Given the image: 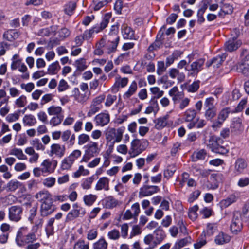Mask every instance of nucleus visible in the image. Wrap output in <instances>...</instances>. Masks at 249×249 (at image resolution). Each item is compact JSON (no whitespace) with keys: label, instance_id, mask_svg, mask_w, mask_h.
Listing matches in <instances>:
<instances>
[{"label":"nucleus","instance_id":"16","mask_svg":"<svg viewBox=\"0 0 249 249\" xmlns=\"http://www.w3.org/2000/svg\"><path fill=\"white\" fill-rule=\"evenodd\" d=\"M155 235L154 238L155 242L153 244L154 245L160 244L165 238L166 235L162 227L159 226L154 231Z\"/></svg>","mask_w":249,"mask_h":249},{"label":"nucleus","instance_id":"25","mask_svg":"<svg viewBox=\"0 0 249 249\" xmlns=\"http://www.w3.org/2000/svg\"><path fill=\"white\" fill-rule=\"evenodd\" d=\"M159 110V107L157 100L154 98H151L149 102V105L146 107L145 110V113L150 114L152 112L155 114L157 113Z\"/></svg>","mask_w":249,"mask_h":249},{"label":"nucleus","instance_id":"48","mask_svg":"<svg viewBox=\"0 0 249 249\" xmlns=\"http://www.w3.org/2000/svg\"><path fill=\"white\" fill-rule=\"evenodd\" d=\"M74 65L76 67V70L80 72L83 71L87 68L86 60L84 58L75 61Z\"/></svg>","mask_w":249,"mask_h":249},{"label":"nucleus","instance_id":"40","mask_svg":"<svg viewBox=\"0 0 249 249\" xmlns=\"http://www.w3.org/2000/svg\"><path fill=\"white\" fill-rule=\"evenodd\" d=\"M76 7V3L74 1H70L64 5V12L68 15L73 14L74 11Z\"/></svg>","mask_w":249,"mask_h":249},{"label":"nucleus","instance_id":"37","mask_svg":"<svg viewBox=\"0 0 249 249\" xmlns=\"http://www.w3.org/2000/svg\"><path fill=\"white\" fill-rule=\"evenodd\" d=\"M54 222V218H50L47 222L45 227V231L48 237L54 234V227L53 225Z\"/></svg>","mask_w":249,"mask_h":249},{"label":"nucleus","instance_id":"34","mask_svg":"<svg viewBox=\"0 0 249 249\" xmlns=\"http://www.w3.org/2000/svg\"><path fill=\"white\" fill-rule=\"evenodd\" d=\"M169 116L166 115L163 117L158 118L155 121V127L158 129L164 128L167 124V120Z\"/></svg>","mask_w":249,"mask_h":249},{"label":"nucleus","instance_id":"28","mask_svg":"<svg viewBox=\"0 0 249 249\" xmlns=\"http://www.w3.org/2000/svg\"><path fill=\"white\" fill-rule=\"evenodd\" d=\"M169 75L173 79L177 78L178 82H183L185 78V75L184 73L180 72L179 71L176 69L172 68L169 71Z\"/></svg>","mask_w":249,"mask_h":249},{"label":"nucleus","instance_id":"47","mask_svg":"<svg viewBox=\"0 0 249 249\" xmlns=\"http://www.w3.org/2000/svg\"><path fill=\"white\" fill-rule=\"evenodd\" d=\"M176 170L175 165L172 164L167 167L166 169L164 171L163 175L165 178L167 179L171 178Z\"/></svg>","mask_w":249,"mask_h":249},{"label":"nucleus","instance_id":"4","mask_svg":"<svg viewBox=\"0 0 249 249\" xmlns=\"http://www.w3.org/2000/svg\"><path fill=\"white\" fill-rule=\"evenodd\" d=\"M124 129V127H120L117 129L114 128L108 129L106 133L107 141L113 144L119 142L122 139Z\"/></svg>","mask_w":249,"mask_h":249},{"label":"nucleus","instance_id":"60","mask_svg":"<svg viewBox=\"0 0 249 249\" xmlns=\"http://www.w3.org/2000/svg\"><path fill=\"white\" fill-rule=\"evenodd\" d=\"M196 175L200 176L202 177H207L209 176L211 170L208 169H204L196 167L194 168Z\"/></svg>","mask_w":249,"mask_h":249},{"label":"nucleus","instance_id":"6","mask_svg":"<svg viewBox=\"0 0 249 249\" xmlns=\"http://www.w3.org/2000/svg\"><path fill=\"white\" fill-rule=\"evenodd\" d=\"M242 214L240 211H235L233 213V216L231 224V230L235 234L240 231L242 229Z\"/></svg>","mask_w":249,"mask_h":249},{"label":"nucleus","instance_id":"64","mask_svg":"<svg viewBox=\"0 0 249 249\" xmlns=\"http://www.w3.org/2000/svg\"><path fill=\"white\" fill-rule=\"evenodd\" d=\"M199 83L200 81L197 80L189 85L187 88L188 91L189 92H195L199 88Z\"/></svg>","mask_w":249,"mask_h":249},{"label":"nucleus","instance_id":"33","mask_svg":"<svg viewBox=\"0 0 249 249\" xmlns=\"http://www.w3.org/2000/svg\"><path fill=\"white\" fill-rule=\"evenodd\" d=\"M206 152L204 149L195 151L191 156L192 161L196 162L198 160H204L206 156Z\"/></svg>","mask_w":249,"mask_h":249},{"label":"nucleus","instance_id":"3","mask_svg":"<svg viewBox=\"0 0 249 249\" xmlns=\"http://www.w3.org/2000/svg\"><path fill=\"white\" fill-rule=\"evenodd\" d=\"M85 153L82 161L88 162L91 158L97 156L100 151L97 142L90 141L84 146Z\"/></svg>","mask_w":249,"mask_h":249},{"label":"nucleus","instance_id":"52","mask_svg":"<svg viewBox=\"0 0 249 249\" xmlns=\"http://www.w3.org/2000/svg\"><path fill=\"white\" fill-rule=\"evenodd\" d=\"M60 69V66L58 61H56L50 65L48 68V73L49 74H55Z\"/></svg>","mask_w":249,"mask_h":249},{"label":"nucleus","instance_id":"41","mask_svg":"<svg viewBox=\"0 0 249 249\" xmlns=\"http://www.w3.org/2000/svg\"><path fill=\"white\" fill-rule=\"evenodd\" d=\"M62 108L61 107L55 106L54 105L50 106L47 109V112L50 116H57L58 115H62Z\"/></svg>","mask_w":249,"mask_h":249},{"label":"nucleus","instance_id":"9","mask_svg":"<svg viewBox=\"0 0 249 249\" xmlns=\"http://www.w3.org/2000/svg\"><path fill=\"white\" fill-rule=\"evenodd\" d=\"M160 191V189L158 186L144 185L140 189L139 196L140 197L150 196Z\"/></svg>","mask_w":249,"mask_h":249},{"label":"nucleus","instance_id":"22","mask_svg":"<svg viewBox=\"0 0 249 249\" xmlns=\"http://www.w3.org/2000/svg\"><path fill=\"white\" fill-rule=\"evenodd\" d=\"M104 206L107 209H112L118 204V201L112 196H108L102 201Z\"/></svg>","mask_w":249,"mask_h":249},{"label":"nucleus","instance_id":"8","mask_svg":"<svg viewBox=\"0 0 249 249\" xmlns=\"http://www.w3.org/2000/svg\"><path fill=\"white\" fill-rule=\"evenodd\" d=\"M23 208L18 205L10 207L8 210V217L11 221L18 222L22 217Z\"/></svg>","mask_w":249,"mask_h":249},{"label":"nucleus","instance_id":"36","mask_svg":"<svg viewBox=\"0 0 249 249\" xmlns=\"http://www.w3.org/2000/svg\"><path fill=\"white\" fill-rule=\"evenodd\" d=\"M21 186L22 184L20 182L16 179H12L7 183L6 189L8 191L14 192Z\"/></svg>","mask_w":249,"mask_h":249},{"label":"nucleus","instance_id":"62","mask_svg":"<svg viewBox=\"0 0 249 249\" xmlns=\"http://www.w3.org/2000/svg\"><path fill=\"white\" fill-rule=\"evenodd\" d=\"M89 243H86L84 240H78L74 245L73 249H89Z\"/></svg>","mask_w":249,"mask_h":249},{"label":"nucleus","instance_id":"18","mask_svg":"<svg viewBox=\"0 0 249 249\" xmlns=\"http://www.w3.org/2000/svg\"><path fill=\"white\" fill-rule=\"evenodd\" d=\"M72 96L74 97L75 101L80 103L86 102L89 98V96L86 93H81L77 88H75L72 90Z\"/></svg>","mask_w":249,"mask_h":249},{"label":"nucleus","instance_id":"45","mask_svg":"<svg viewBox=\"0 0 249 249\" xmlns=\"http://www.w3.org/2000/svg\"><path fill=\"white\" fill-rule=\"evenodd\" d=\"M217 230V226L215 223H208L206 229L205 236H212Z\"/></svg>","mask_w":249,"mask_h":249},{"label":"nucleus","instance_id":"27","mask_svg":"<svg viewBox=\"0 0 249 249\" xmlns=\"http://www.w3.org/2000/svg\"><path fill=\"white\" fill-rule=\"evenodd\" d=\"M231 237L223 232H220L214 239V242L217 245H223L230 242Z\"/></svg>","mask_w":249,"mask_h":249},{"label":"nucleus","instance_id":"59","mask_svg":"<svg viewBox=\"0 0 249 249\" xmlns=\"http://www.w3.org/2000/svg\"><path fill=\"white\" fill-rule=\"evenodd\" d=\"M63 119V115H58L57 116H55L51 119L50 123L53 126H57L61 124Z\"/></svg>","mask_w":249,"mask_h":249},{"label":"nucleus","instance_id":"44","mask_svg":"<svg viewBox=\"0 0 249 249\" xmlns=\"http://www.w3.org/2000/svg\"><path fill=\"white\" fill-rule=\"evenodd\" d=\"M23 122L25 125L33 126L36 123V121L33 115L30 114L24 116Z\"/></svg>","mask_w":249,"mask_h":249},{"label":"nucleus","instance_id":"49","mask_svg":"<svg viewBox=\"0 0 249 249\" xmlns=\"http://www.w3.org/2000/svg\"><path fill=\"white\" fill-rule=\"evenodd\" d=\"M143 241L145 244L149 245V249H154L157 246L153 244L155 242V240L154 236L151 234H149L145 236L144 238Z\"/></svg>","mask_w":249,"mask_h":249},{"label":"nucleus","instance_id":"38","mask_svg":"<svg viewBox=\"0 0 249 249\" xmlns=\"http://www.w3.org/2000/svg\"><path fill=\"white\" fill-rule=\"evenodd\" d=\"M231 131L236 133L243 130V127L242 122L239 118H235L231 124Z\"/></svg>","mask_w":249,"mask_h":249},{"label":"nucleus","instance_id":"19","mask_svg":"<svg viewBox=\"0 0 249 249\" xmlns=\"http://www.w3.org/2000/svg\"><path fill=\"white\" fill-rule=\"evenodd\" d=\"M109 179L107 177L100 178L96 184L95 190L97 191L102 190L108 191L109 190Z\"/></svg>","mask_w":249,"mask_h":249},{"label":"nucleus","instance_id":"31","mask_svg":"<svg viewBox=\"0 0 249 249\" xmlns=\"http://www.w3.org/2000/svg\"><path fill=\"white\" fill-rule=\"evenodd\" d=\"M221 178L222 175L219 173H213L211 175L210 178V182H212L211 188L213 190L216 189L218 187V183Z\"/></svg>","mask_w":249,"mask_h":249},{"label":"nucleus","instance_id":"57","mask_svg":"<svg viewBox=\"0 0 249 249\" xmlns=\"http://www.w3.org/2000/svg\"><path fill=\"white\" fill-rule=\"evenodd\" d=\"M90 137L88 134L82 133L78 137V144L79 145H83L87 142H89Z\"/></svg>","mask_w":249,"mask_h":249},{"label":"nucleus","instance_id":"21","mask_svg":"<svg viewBox=\"0 0 249 249\" xmlns=\"http://www.w3.org/2000/svg\"><path fill=\"white\" fill-rule=\"evenodd\" d=\"M237 200V197L234 194H231L227 198L222 200L219 203V205L221 209L223 210L236 202Z\"/></svg>","mask_w":249,"mask_h":249},{"label":"nucleus","instance_id":"55","mask_svg":"<svg viewBox=\"0 0 249 249\" xmlns=\"http://www.w3.org/2000/svg\"><path fill=\"white\" fill-rule=\"evenodd\" d=\"M37 209V204H35L32 206L29 211V216L28 219L31 223H33L34 222V218L36 215Z\"/></svg>","mask_w":249,"mask_h":249},{"label":"nucleus","instance_id":"15","mask_svg":"<svg viewBox=\"0 0 249 249\" xmlns=\"http://www.w3.org/2000/svg\"><path fill=\"white\" fill-rule=\"evenodd\" d=\"M233 33H235V36H233L232 39H230L227 41L225 44V47H240L242 45V41L237 39V36L240 34L239 29H234Z\"/></svg>","mask_w":249,"mask_h":249},{"label":"nucleus","instance_id":"61","mask_svg":"<svg viewBox=\"0 0 249 249\" xmlns=\"http://www.w3.org/2000/svg\"><path fill=\"white\" fill-rule=\"evenodd\" d=\"M128 82V79L127 78H116L114 86L117 87L121 86L122 88H124L127 85Z\"/></svg>","mask_w":249,"mask_h":249},{"label":"nucleus","instance_id":"54","mask_svg":"<svg viewBox=\"0 0 249 249\" xmlns=\"http://www.w3.org/2000/svg\"><path fill=\"white\" fill-rule=\"evenodd\" d=\"M73 162H74L72 161V160H71V159H70L69 158V157L65 158L62 161L61 165V169L62 170L70 169L71 168Z\"/></svg>","mask_w":249,"mask_h":249},{"label":"nucleus","instance_id":"5","mask_svg":"<svg viewBox=\"0 0 249 249\" xmlns=\"http://www.w3.org/2000/svg\"><path fill=\"white\" fill-rule=\"evenodd\" d=\"M86 214L85 208L79 206L78 203L72 205V209L69 212L66 218V221H71L77 217H82Z\"/></svg>","mask_w":249,"mask_h":249},{"label":"nucleus","instance_id":"35","mask_svg":"<svg viewBox=\"0 0 249 249\" xmlns=\"http://www.w3.org/2000/svg\"><path fill=\"white\" fill-rule=\"evenodd\" d=\"M216 2L221 4V11L223 12L224 14H231L233 8L232 6L228 3H224V0H215Z\"/></svg>","mask_w":249,"mask_h":249},{"label":"nucleus","instance_id":"7","mask_svg":"<svg viewBox=\"0 0 249 249\" xmlns=\"http://www.w3.org/2000/svg\"><path fill=\"white\" fill-rule=\"evenodd\" d=\"M204 62V59H199L191 63L190 68L185 67V70L188 71V76H196L197 74L203 69Z\"/></svg>","mask_w":249,"mask_h":249},{"label":"nucleus","instance_id":"2","mask_svg":"<svg viewBox=\"0 0 249 249\" xmlns=\"http://www.w3.org/2000/svg\"><path fill=\"white\" fill-rule=\"evenodd\" d=\"M148 145V142L145 139H134L131 142V147L128 152L130 157L134 158L140 154Z\"/></svg>","mask_w":249,"mask_h":249},{"label":"nucleus","instance_id":"11","mask_svg":"<svg viewBox=\"0 0 249 249\" xmlns=\"http://www.w3.org/2000/svg\"><path fill=\"white\" fill-rule=\"evenodd\" d=\"M111 17V14L106 13L105 14L100 24H97L91 29L92 32L93 33H98L105 29L109 23Z\"/></svg>","mask_w":249,"mask_h":249},{"label":"nucleus","instance_id":"24","mask_svg":"<svg viewBox=\"0 0 249 249\" xmlns=\"http://www.w3.org/2000/svg\"><path fill=\"white\" fill-rule=\"evenodd\" d=\"M35 197L42 203L53 200L51 194L47 191H40L36 195Z\"/></svg>","mask_w":249,"mask_h":249},{"label":"nucleus","instance_id":"43","mask_svg":"<svg viewBox=\"0 0 249 249\" xmlns=\"http://www.w3.org/2000/svg\"><path fill=\"white\" fill-rule=\"evenodd\" d=\"M51 160L50 159H46L43 160L41 163V166H42V174L44 173H52L53 170L51 166Z\"/></svg>","mask_w":249,"mask_h":249},{"label":"nucleus","instance_id":"46","mask_svg":"<svg viewBox=\"0 0 249 249\" xmlns=\"http://www.w3.org/2000/svg\"><path fill=\"white\" fill-rule=\"evenodd\" d=\"M10 154L15 156L19 160H26L27 159V156L24 154L21 149L14 148L11 150Z\"/></svg>","mask_w":249,"mask_h":249},{"label":"nucleus","instance_id":"20","mask_svg":"<svg viewBox=\"0 0 249 249\" xmlns=\"http://www.w3.org/2000/svg\"><path fill=\"white\" fill-rule=\"evenodd\" d=\"M247 166V164L244 159L242 158L237 159L235 161L234 166L235 173L237 175L242 173Z\"/></svg>","mask_w":249,"mask_h":249},{"label":"nucleus","instance_id":"51","mask_svg":"<svg viewBox=\"0 0 249 249\" xmlns=\"http://www.w3.org/2000/svg\"><path fill=\"white\" fill-rule=\"evenodd\" d=\"M107 243L102 238L93 244V249H107Z\"/></svg>","mask_w":249,"mask_h":249},{"label":"nucleus","instance_id":"14","mask_svg":"<svg viewBox=\"0 0 249 249\" xmlns=\"http://www.w3.org/2000/svg\"><path fill=\"white\" fill-rule=\"evenodd\" d=\"M94 120L96 125L104 126L109 122L110 116L108 113H101L94 117Z\"/></svg>","mask_w":249,"mask_h":249},{"label":"nucleus","instance_id":"23","mask_svg":"<svg viewBox=\"0 0 249 249\" xmlns=\"http://www.w3.org/2000/svg\"><path fill=\"white\" fill-rule=\"evenodd\" d=\"M165 29V25L162 26L157 35L156 39L154 43L151 44L149 47H160L163 44V36H164V30Z\"/></svg>","mask_w":249,"mask_h":249},{"label":"nucleus","instance_id":"63","mask_svg":"<svg viewBox=\"0 0 249 249\" xmlns=\"http://www.w3.org/2000/svg\"><path fill=\"white\" fill-rule=\"evenodd\" d=\"M107 236L110 239L116 240L120 238V234L118 230L113 229L108 232Z\"/></svg>","mask_w":249,"mask_h":249},{"label":"nucleus","instance_id":"56","mask_svg":"<svg viewBox=\"0 0 249 249\" xmlns=\"http://www.w3.org/2000/svg\"><path fill=\"white\" fill-rule=\"evenodd\" d=\"M198 210V206L197 205L190 208L188 212V216L192 220H195L197 217L196 213Z\"/></svg>","mask_w":249,"mask_h":249},{"label":"nucleus","instance_id":"17","mask_svg":"<svg viewBox=\"0 0 249 249\" xmlns=\"http://www.w3.org/2000/svg\"><path fill=\"white\" fill-rule=\"evenodd\" d=\"M121 33L124 38L130 39L133 38L134 35V31L130 27H129L126 24H123L121 26Z\"/></svg>","mask_w":249,"mask_h":249},{"label":"nucleus","instance_id":"50","mask_svg":"<svg viewBox=\"0 0 249 249\" xmlns=\"http://www.w3.org/2000/svg\"><path fill=\"white\" fill-rule=\"evenodd\" d=\"M216 107L206 108L205 112V117L208 120H212L216 115Z\"/></svg>","mask_w":249,"mask_h":249},{"label":"nucleus","instance_id":"13","mask_svg":"<svg viewBox=\"0 0 249 249\" xmlns=\"http://www.w3.org/2000/svg\"><path fill=\"white\" fill-rule=\"evenodd\" d=\"M65 147L58 143L53 144L51 146L50 155H55L58 158H62L65 154Z\"/></svg>","mask_w":249,"mask_h":249},{"label":"nucleus","instance_id":"12","mask_svg":"<svg viewBox=\"0 0 249 249\" xmlns=\"http://www.w3.org/2000/svg\"><path fill=\"white\" fill-rule=\"evenodd\" d=\"M226 57V55L225 54H223L222 55H217L212 59L207 61L206 63V66L207 68L213 66L214 69H217L221 66Z\"/></svg>","mask_w":249,"mask_h":249},{"label":"nucleus","instance_id":"30","mask_svg":"<svg viewBox=\"0 0 249 249\" xmlns=\"http://www.w3.org/2000/svg\"><path fill=\"white\" fill-rule=\"evenodd\" d=\"M20 35V33L17 30H9L3 34V37L8 41H13L18 38Z\"/></svg>","mask_w":249,"mask_h":249},{"label":"nucleus","instance_id":"32","mask_svg":"<svg viewBox=\"0 0 249 249\" xmlns=\"http://www.w3.org/2000/svg\"><path fill=\"white\" fill-rule=\"evenodd\" d=\"M221 141H222L220 138H215L214 137H212L210 138L208 141L207 146L212 151L214 152L215 148L218 149L219 147L222 146L220 145V143Z\"/></svg>","mask_w":249,"mask_h":249},{"label":"nucleus","instance_id":"58","mask_svg":"<svg viewBox=\"0 0 249 249\" xmlns=\"http://www.w3.org/2000/svg\"><path fill=\"white\" fill-rule=\"evenodd\" d=\"M94 180L93 177H90L85 179L81 183V186L84 189H89Z\"/></svg>","mask_w":249,"mask_h":249},{"label":"nucleus","instance_id":"10","mask_svg":"<svg viewBox=\"0 0 249 249\" xmlns=\"http://www.w3.org/2000/svg\"><path fill=\"white\" fill-rule=\"evenodd\" d=\"M55 206L53 204V201L42 203L40 213L42 217H46L53 213L56 210Z\"/></svg>","mask_w":249,"mask_h":249},{"label":"nucleus","instance_id":"42","mask_svg":"<svg viewBox=\"0 0 249 249\" xmlns=\"http://www.w3.org/2000/svg\"><path fill=\"white\" fill-rule=\"evenodd\" d=\"M97 198V196L95 195H86L83 196V201L86 206H90L95 202Z\"/></svg>","mask_w":249,"mask_h":249},{"label":"nucleus","instance_id":"39","mask_svg":"<svg viewBox=\"0 0 249 249\" xmlns=\"http://www.w3.org/2000/svg\"><path fill=\"white\" fill-rule=\"evenodd\" d=\"M137 90V84L135 81H133L130 84L128 90L125 92L123 97L124 99H128L133 95Z\"/></svg>","mask_w":249,"mask_h":249},{"label":"nucleus","instance_id":"29","mask_svg":"<svg viewBox=\"0 0 249 249\" xmlns=\"http://www.w3.org/2000/svg\"><path fill=\"white\" fill-rule=\"evenodd\" d=\"M197 114L196 109L190 108L187 109L183 113V119L185 122H190L194 120Z\"/></svg>","mask_w":249,"mask_h":249},{"label":"nucleus","instance_id":"53","mask_svg":"<svg viewBox=\"0 0 249 249\" xmlns=\"http://www.w3.org/2000/svg\"><path fill=\"white\" fill-rule=\"evenodd\" d=\"M230 112L231 110L229 107H225L222 109L218 114V119L224 122L228 118Z\"/></svg>","mask_w":249,"mask_h":249},{"label":"nucleus","instance_id":"26","mask_svg":"<svg viewBox=\"0 0 249 249\" xmlns=\"http://www.w3.org/2000/svg\"><path fill=\"white\" fill-rule=\"evenodd\" d=\"M58 29L57 26L53 25L49 27L44 28L39 30L37 35L40 36H49L54 33Z\"/></svg>","mask_w":249,"mask_h":249},{"label":"nucleus","instance_id":"1","mask_svg":"<svg viewBox=\"0 0 249 249\" xmlns=\"http://www.w3.org/2000/svg\"><path fill=\"white\" fill-rule=\"evenodd\" d=\"M43 220L40 219L32 226V232H28L27 227H21L18 231L15 239L16 244L26 249H38L41 246L39 242L34 243L37 240L36 234L42 227Z\"/></svg>","mask_w":249,"mask_h":249}]
</instances>
